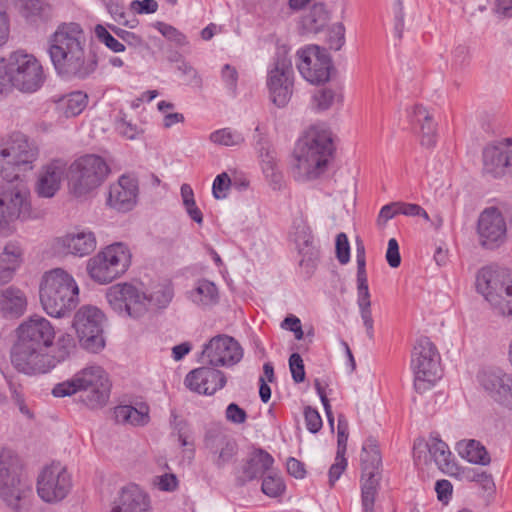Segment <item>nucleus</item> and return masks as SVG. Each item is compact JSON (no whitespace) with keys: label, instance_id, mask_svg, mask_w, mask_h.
I'll list each match as a JSON object with an SVG mask.
<instances>
[{"label":"nucleus","instance_id":"a19ab883","mask_svg":"<svg viewBox=\"0 0 512 512\" xmlns=\"http://www.w3.org/2000/svg\"><path fill=\"white\" fill-rule=\"evenodd\" d=\"M343 99L340 89L323 87L318 89L312 96L311 106L317 112H323L332 108L335 104L341 103Z\"/></svg>","mask_w":512,"mask_h":512},{"label":"nucleus","instance_id":"393cba45","mask_svg":"<svg viewBox=\"0 0 512 512\" xmlns=\"http://www.w3.org/2000/svg\"><path fill=\"white\" fill-rule=\"evenodd\" d=\"M137 196V180L131 176L122 175L117 183L110 186L107 205L119 212H128L136 205Z\"/></svg>","mask_w":512,"mask_h":512},{"label":"nucleus","instance_id":"2eb2a0df","mask_svg":"<svg viewBox=\"0 0 512 512\" xmlns=\"http://www.w3.org/2000/svg\"><path fill=\"white\" fill-rule=\"evenodd\" d=\"M106 298L113 310L137 318L145 313V293L131 283H118L109 287Z\"/></svg>","mask_w":512,"mask_h":512},{"label":"nucleus","instance_id":"ddd939ff","mask_svg":"<svg viewBox=\"0 0 512 512\" xmlns=\"http://www.w3.org/2000/svg\"><path fill=\"white\" fill-rule=\"evenodd\" d=\"M297 69L311 84L325 83L330 79L333 63L325 48L308 45L297 51Z\"/></svg>","mask_w":512,"mask_h":512},{"label":"nucleus","instance_id":"3c124183","mask_svg":"<svg viewBox=\"0 0 512 512\" xmlns=\"http://www.w3.org/2000/svg\"><path fill=\"white\" fill-rule=\"evenodd\" d=\"M21 12L28 21L34 22L44 15L45 8L41 0H23Z\"/></svg>","mask_w":512,"mask_h":512},{"label":"nucleus","instance_id":"2f4dec72","mask_svg":"<svg viewBox=\"0 0 512 512\" xmlns=\"http://www.w3.org/2000/svg\"><path fill=\"white\" fill-rule=\"evenodd\" d=\"M27 307L23 291L13 286L2 290L0 294V313L7 318L21 316Z\"/></svg>","mask_w":512,"mask_h":512},{"label":"nucleus","instance_id":"774afa93","mask_svg":"<svg viewBox=\"0 0 512 512\" xmlns=\"http://www.w3.org/2000/svg\"><path fill=\"white\" fill-rule=\"evenodd\" d=\"M399 202H392L384 205L378 215L377 225L380 227H384L386 223L394 218L396 215H399Z\"/></svg>","mask_w":512,"mask_h":512},{"label":"nucleus","instance_id":"69168bd1","mask_svg":"<svg viewBox=\"0 0 512 512\" xmlns=\"http://www.w3.org/2000/svg\"><path fill=\"white\" fill-rule=\"evenodd\" d=\"M221 78L226 87L232 92H236L238 82V72L235 67L225 64L221 70Z\"/></svg>","mask_w":512,"mask_h":512},{"label":"nucleus","instance_id":"5fc2aeb1","mask_svg":"<svg viewBox=\"0 0 512 512\" xmlns=\"http://www.w3.org/2000/svg\"><path fill=\"white\" fill-rule=\"evenodd\" d=\"M289 368L294 382L302 383L305 380L304 363L300 354L292 353L290 355Z\"/></svg>","mask_w":512,"mask_h":512},{"label":"nucleus","instance_id":"c03bdc74","mask_svg":"<svg viewBox=\"0 0 512 512\" xmlns=\"http://www.w3.org/2000/svg\"><path fill=\"white\" fill-rule=\"evenodd\" d=\"M174 296L173 288L170 285H158L154 290L147 295L145 293V312L148 309H164L171 302Z\"/></svg>","mask_w":512,"mask_h":512},{"label":"nucleus","instance_id":"0eeeda50","mask_svg":"<svg viewBox=\"0 0 512 512\" xmlns=\"http://www.w3.org/2000/svg\"><path fill=\"white\" fill-rule=\"evenodd\" d=\"M0 184V233H7L11 223L29 215L30 192L27 186L14 179Z\"/></svg>","mask_w":512,"mask_h":512},{"label":"nucleus","instance_id":"a878e982","mask_svg":"<svg viewBox=\"0 0 512 512\" xmlns=\"http://www.w3.org/2000/svg\"><path fill=\"white\" fill-rule=\"evenodd\" d=\"M67 172V161L62 158L52 159L43 165L38 173L36 192L40 197L52 198L60 189Z\"/></svg>","mask_w":512,"mask_h":512},{"label":"nucleus","instance_id":"1a4fd4ad","mask_svg":"<svg viewBox=\"0 0 512 512\" xmlns=\"http://www.w3.org/2000/svg\"><path fill=\"white\" fill-rule=\"evenodd\" d=\"M267 87L270 99L277 107L283 108L289 103L293 94L294 71L285 46L277 49L268 70Z\"/></svg>","mask_w":512,"mask_h":512},{"label":"nucleus","instance_id":"f3484780","mask_svg":"<svg viewBox=\"0 0 512 512\" xmlns=\"http://www.w3.org/2000/svg\"><path fill=\"white\" fill-rule=\"evenodd\" d=\"M243 357L240 344L227 335H217L202 350V362L212 367L233 366Z\"/></svg>","mask_w":512,"mask_h":512},{"label":"nucleus","instance_id":"b1692460","mask_svg":"<svg viewBox=\"0 0 512 512\" xmlns=\"http://www.w3.org/2000/svg\"><path fill=\"white\" fill-rule=\"evenodd\" d=\"M511 280L503 269L484 267L477 273L476 288L493 309Z\"/></svg>","mask_w":512,"mask_h":512},{"label":"nucleus","instance_id":"052dcab7","mask_svg":"<svg viewBox=\"0 0 512 512\" xmlns=\"http://www.w3.org/2000/svg\"><path fill=\"white\" fill-rule=\"evenodd\" d=\"M336 257L341 264H347L350 260V245L347 235L342 232L336 237Z\"/></svg>","mask_w":512,"mask_h":512},{"label":"nucleus","instance_id":"7ed1b4c3","mask_svg":"<svg viewBox=\"0 0 512 512\" xmlns=\"http://www.w3.org/2000/svg\"><path fill=\"white\" fill-rule=\"evenodd\" d=\"M55 338L51 322L40 315H32L17 328V340L11 348L12 366L27 374L31 365L44 350L50 348Z\"/></svg>","mask_w":512,"mask_h":512},{"label":"nucleus","instance_id":"0e129e2a","mask_svg":"<svg viewBox=\"0 0 512 512\" xmlns=\"http://www.w3.org/2000/svg\"><path fill=\"white\" fill-rule=\"evenodd\" d=\"M129 9L137 14H152L158 10V3L156 0H133Z\"/></svg>","mask_w":512,"mask_h":512},{"label":"nucleus","instance_id":"49530a36","mask_svg":"<svg viewBox=\"0 0 512 512\" xmlns=\"http://www.w3.org/2000/svg\"><path fill=\"white\" fill-rule=\"evenodd\" d=\"M209 140L217 145L231 147L242 144L244 137L240 132L230 128H222L212 132L209 136Z\"/></svg>","mask_w":512,"mask_h":512},{"label":"nucleus","instance_id":"58836bf2","mask_svg":"<svg viewBox=\"0 0 512 512\" xmlns=\"http://www.w3.org/2000/svg\"><path fill=\"white\" fill-rule=\"evenodd\" d=\"M361 471L366 473L380 472L382 463L380 450L375 439L365 441L361 451Z\"/></svg>","mask_w":512,"mask_h":512},{"label":"nucleus","instance_id":"37998d69","mask_svg":"<svg viewBox=\"0 0 512 512\" xmlns=\"http://www.w3.org/2000/svg\"><path fill=\"white\" fill-rule=\"evenodd\" d=\"M328 21V11L323 3H315L303 17V27L311 33H318Z\"/></svg>","mask_w":512,"mask_h":512},{"label":"nucleus","instance_id":"6ab92c4d","mask_svg":"<svg viewBox=\"0 0 512 512\" xmlns=\"http://www.w3.org/2000/svg\"><path fill=\"white\" fill-rule=\"evenodd\" d=\"M66 173L70 190L75 196L88 194L96 186V155L80 156L67 167Z\"/></svg>","mask_w":512,"mask_h":512},{"label":"nucleus","instance_id":"f03ea898","mask_svg":"<svg viewBox=\"0 0 512 512\" xmlns=\"http://www.w3.org/2000/svg\"><path fill=\"white\" fill-rule=\"evenodd\" d=\"M334 150L333 133L325 123L309 126L297 140L293 151L295 178L304 181L320 176Z\"/></svg>","mask_w":512,"mask_h":512},{"label":"nucleus","instance_id":"cd10ccee","mask_svg":"<svg viewBox=\"0 0 512 512\" xmlns=\"http://www.w3.org/2000/svg\"><path fill=\"white\" fill-rule=\"evenodd\" d=\"M110 512H151V501L138 485L128 484L121 489Z\"/></svg>","mask_w":512,"mask_h":512},{"label":"nucleus","instance_id":"dca6fc26","mask_svg":"<svg viewBox=\"0 0 512 512\" xmlns=\"http://www.w3.org/2000/svg\"><path fill=\"white\" fill-rule=\"evenodd\" d=\"M429 459L433 460L439 470L448 475H455L458 472V466L454 462L453 455L448 445L439 438L438 435L431 434L428 441L418 439L414 443L413 455L416 463L421 462L422 458L424 463Z\"/></svg>","mask_w":512,"mask_h":512},{"label":"nucleus","instance_id":"c85d7f7f","mask_svg":"<svg viewBox=\"0 0 512 512\" xmlns=\"http://www.w3.org/2000/svg\"><path fill=\"white\" fill-rule=\"evenodd\" d=\"M410 122L419 126L420 143L425 148H433L437 142V128L432 114L422 105H414L410 112Z\"/></svg>","mask_w":512,"mask_h":512},{"label":"nucleus","instance_id":"473e14b6","mask_svg":"<svg viewBox=\"0 0 512 512\" xmlns=\"http://www.w3.org/2000/svg\"><path fill=\"white\" fill-rule=\"evenodd\" d=\"M59 241L64 249H66L69 253L79 257L86 256L93 252L95 249V237L92 232L67 234Z\"/></svg>","mask_w":512,"mask_h":512},{"label":"nucleus","instance_id":"c756f323","mask_svg":"<svg viewBox=\"0 0 512 512\" xmlns=\"http://www.w3.org/2000/svg\"><path fill=\"white\" fill-rule=\"evenodd\" d=\"M23 262V248L17 241H9L0 253V285L10 282Z\"/></svg>","mask_w":512,"mask_h":512},{"label":"nucleus","instance_id":"de8ad7c7","mask_svg":"<svg viewBox=\"0 0 512 512\" xmlns=\"http://www.w3.org/2000/svg\"><path fill=\"white\" fill-rule=\"evenodd\" d=\"M493 310L498 315L512 319V280L507 283V287L500 295L498 304H495Z\"/></svg>","mask_w":512,"mask_h":512},{"label":"nucleus","instance_id":"a211bd4d","mask_svg":"<svg viewBox=\"0 0 512 512\" xmlns=\"http://www.w3.org/2000/svg\"><path fill=\"white\" fill-rule=\"evenodd\" d=\"M507 225L501 211L496 207L484 209L477 221L479 243L487 249H494L504 243Z\"/></svg>","mask_w":512,"mask_h":512},{"label":"nucleus","instance_id":"39448f33","mask_svg":"<svg viewBox=\"0 0 512 512\" xmlns=\"http://www.w3.org/2000/svg\"><path fill=\"white\" fill-rule=\"evenodd\" d=\"M32 494L20 457L10 449L0 451V498L13 511H20Z\"/></svg>","mask_w":512,"mask_h":512},{"label":"nucleus","instance_id":"c9c22d12","mask_svg":"<svg viewBox=\"0 0 512 512\" xmlns=\"http://www.w3.org/2000/svg\"><path fill=\"white\" fill-rule=\"evenodd\" d=\"M273 457L262 449L256 450L244 467L243 473L248 480L262 477L273 465Z\"/></svg>","mask_w":512,"mask_h":512},{"label":"nucleus","instance_id":"4468645a","mask_svg":"<svg viewBox=\"0 0 512 512\" xmlns=\"http://www.w3.org/2000/svg\"><path fill=\"white\" fill-rule=\"evenodd\" d=\"M131 264V253L123 243H114L98 253V284H107L123 275Z\"/></svg>","mask_w":512,"mask_h":512},{"label":"nucleus","instance_id":"20e7f679","mask_svg":"<svg viewBox=\"0 0 512 512\" xmlns=\"http://www.w3.org/2000/svg\"><path fill=\"white\" fill-rule=\"evenodd\" d=\"M40 302L51 317L69 315L79 303V287L71 274L62 268H55L42 277Z\"/></svg>","mask_w":512,"mask_h":512},{"label":"nucleus","instance_id":"5701e85b","mask_svg":"<svg viewBox=\"0 0 512 512\" xmlns=\"http://www.w3.org/2000/svg\"><path fill=\"white\" fill-rule=\"evenodd\" d=\"M226 381V376L222 371L212 366H202L190 371L186 375L184 383L195 393L213 395L225 386Z\"/></svg>","mask_w":512,"mask_h":512},{"label":"nucleus","instance_id":"338daca9","mask_svg":"<svg viewBox=\"0 0 512 512\" xmlns=\"http://www.w3.org/2000/svg\"><path fill=\"white\" fill-rule=\"evenodd\" d=\"M178 70L182 73L183 76H185L186 84L199 88L202 86L201 77L199 76L197 70L190 64L183 62L178 66Z\"/></svg>","mask_w":512,"mask_h":512},{"label":"nucleus","instance_id":"f257e3e1","mask_svg":"<svg viewBox=\"0 0 512 512\" xmlns=\"http://www.w3.org/2000/svg\"><path fill=\"white\" fill-rule=\"evenodd\" d=\"M87 37L80 24L64 22L48 39V54L57 74L65 79H84L93 71L86 56Z\"/></svg>","mask_w":512,"mask_h":512},{"label":"nucleus","instance_id":"aec40b11","mask_svg":"<svg viewBox=\"0 0 512 512\" xmlns=\"http://www.w3.org/2000/svg\"><path fill=\"white\" fill-rule=\"evenodd\" d=\"M483 171L494 178L512 175V140L492 142L482 151Z\"/></svg>","mask_w":512,"mask_h":512},{"label":"nucleus","instance_id":"9b49d317","mask_svg":"<svg viewBox=\"0 0 512 512\" xmlns=\"http://www.w3.org/2000/svg\"><path fill=\"white\" fill-rule=\"evenodd\" d=\"M52 395L57 398L75 396L74 400L82 407L96 409V367L87 366L72 378L56 384L52 389Z\"/></svg>","mask_w":512,"mask_h":512},{"label":"nucleus","instance_id":"4c0bfd02","mask_svg":"<svg viewBox=\"0 0 512 512\" xmlns=\"http://www.w3.org/2000/svg\"><path fill=\"white\" fill-rule=\"evenodd\" d=\"M189 298L197 305L210 306L218 301V289L213 282L202 279L197 281L195 288L189 292Z\"/></svg>","mask_w":512,"mask_h":512},{"label":"nucleus","instance_id":"13d9d810","mask_svg":"<svg viewBox=\"0 0 512 512\" xmlns=\"http://www.w3.org/2000/svg\"><path fill=\"white\" fill-rule=\"evenodd\" d=\"M98 41H101L111 51L118 53L125 50L124 44L113 37L102 25L98 24Z\"/></svg>","mask_w":512,"mask_h":512},{"label":"nucleus","instance_id":"6e6d98bb","mask_svg":"<svg viewBox=\"0 0 512 512\" xmlns=\"http://www.w3.org/2000/svg\"><path fill=\"white\" fill-rule=\"evenodd\" d=\"M8 385H9V390L11 392V397H12L14 403L18 406L20 412L23 415H25L29 418H32L33 415L31 413V411L29 410V408L27 407V405L25 404V397H24L21 386L16 385L12 381H9Z\"/></svg>","mask_w":512,"mask_h":512},{"label":"nucleus","instance_id":"a18cd8bd","mask_svg":"<svg viewBox=\"0 0 512 512\" xmlns=\"http://www.w3.org/2000/svg\"><path fill=\"white\" fill-rule=\"evenodd\" d=\"M312 239L313 237L309 227H307L305 224H299L296 227L294 242L298 252L303 256H308L309 260H311L315 255L314 247L312 246Z\"/></svg>","mask_w":512,"mask_h":512},{"label":"nucleus","instance_id":"09e8293b","mask_svg":"<svg viewBox=\"0 0 512 512\" xmlns=\"http://www.w3.org/2000/svg\"><path fill=\"white\" fill-rule=\"evenodd\" d=\"M327 43L332 50L338 51L342 48L345 43V27L342 23H335L330 27Z\"/></svg>","mask_w":512,"mask_h":512},{"label":"nucleus","instance_id":"4d7b16f0","mask_svg":"<svg viewBox=\"0 0 512 512\" xmlns=\"http://www.w3.org/2000/svg\"><path fill=\"white\" fill-rule=\"evenodd\" d=\"M231 180L227 173H221L216 176L212 186V193L216 199H224L230 188Z\"/></svg>","mask_w":512,"mask_h":512},{"label":"nucleus","instance_id":"9d476101","mask_svg":"<svg viewBox=\"0 0 512 512\" xmlns=\"http://www.w3.org/2000/svg\"><path fill=\"white\" fill-rule=\"evenodd\" d=\"M37 158V149L21 134H13L0 148V175L3 179H18V172L31 169Z\"/></svg>","mask_w":512,"mask_h":512},{"label":"nucleus","instance_id":"7c9ffc66","mask_svg":"<svg viewBox=\"0 0 512 512\" xmlns=\"http://www.w3.org/2000/svg\"><path fill=\"white\" fill-rule=\"evenodd\" d=\"M205 445L213 456V463L218 468L229 463L238 450L236 441L226 435L209 437L206 439Z\"/></svg>","mask_w":512,"mask_h":512},{"label":"nucleus","instance_id":"f704fd0d","mask_svg":"<svg viewBox=\"0 0 512 512\" xmlns=\"http://www.w3.org/2000/svg\"><path fill=\"white\" fill-rule=\"evenodd\" d=\"M380 472L361 471V505L363 512H376L375 499L380 487Z\"/></svg>","mask_w":512,"mask_h":512},{"label":"nucleus","instance_id":"e2e57ef3","mask_svg":"<svg viewBox=\"0 0 512 512\" xmlns=\"http://www.w3.org/2000/svg\"><path fill=\"white\" fill-rule=\"evenodd\" d=\"M337 452L345 454L348 440V423L343 415L338 418Z\"/></svg>","mask_w":512,"mask_h":512},{"label":"nucleus","instance_id":"8fccbe9b","mask_svg":"<svg viewBox=\"0 0 512 512\" xmlns=\"http://www.w3.org/2000/svg\"><path fill=\"white\" fill-rule=\"evenodd\" d=\"M261 488L267 496L277 497L284 491L285 485L281 477L268 475L264 477Z\"/></svg>","mask_w":512,"mask_h":512},{"label":"nucleus","instance_id":"ea45409f","mask_svg":"<svg viewBox=\"0 0 512 512\" xmlns=\"http://www.w3.org/2000/svg\"><path fill=\"white\" fill-rule=\"evenodd\" d=\"M457 449L461 457L471 463L480 465H487L490 463V456L486 448L476 440L460 442L458 443Z\"/></svg>","mask_w":512,"mask_h":512},{"label":"nucleus","instance_id":"f8f14e48","mask_svg":"<svg viewBox=\"0 0 512 512\" xmlns=\"http://www.w3.org/2000/svg\"><path fill=\"white\" fill-rule=\"evenodd\" d=\"M72 486V477L66 467L61 463H52L40 471L36 490L44 502L54 504L65 499Z\"/></svg>","mask_w":512,"mask_h":512},{"label":"nucleus","instance_id":"6e6552de","mask_svg":"<svg viewBox=\"0 0 512 512\" xmlns=\"http://www.w3.org/2000/svg\"><path fill=\"white\" fill-rule=\"evenodd\" d=\"M411 366L414 371V387L423 393L440 378V356L435 345L427 337L417 341L412 354Z\"/></svg>","mask_w":512,"mask_h":512},{"label":"nucleus","instance_id":"bf43d9fd","mask_svg":"<svg viewBox=\"0 0 512 512\" xmlns=\"http://www.w3.org/2000/svg\"><path fill=\"white\" fill-rule=\"evenodd\" d=\"M304 418L306 428L311 433H317L322 428V418L319 412L311 406H306L304 409Z\"/></svg>","mask_w":512,"mask_h":512},{"label":"nucleus","instance_id":"bb28decb","mask_svg":"<svg viewBox=\"0 0 512 512\" xmlns=\"http://www.w3.org/2000/svg\"><path fill=\"white\" fill-rule=\"evenodd\" d=\"M73 328L82 348L94 352L96 347V307L83 305L74 315Z\"/></svg>","mask_w":512,"mask_h":512},{"label":"nucleus","instance_id":"864d4df0","mask_svg":"<svg viewBox=\"0 0 512 512\" xmlns=\"http://www.w3.org/2000/svg\"><path fill=\"white\" fill-rule=\"evenodd\" d=\"M108 374L98 367V405L106 404L111 390Z\"/></svg>","mask_w":512,"mask_h":512},{"label":"nucleus","instance_id":"412c9836","mask_svg":"<svg viewBox=\"0 0 512 512\" xmlns=\"http://www.w3.org/2000/svg\"><path fill=\"white\" fill-rule=\"evenodd\" d=\"M480 386L499 404L512 408V375L500 369H484L479 372Z\"/></svg>","mask_w":512,"mask_h":512},{"label":"nucleus","instance_id":"79ce46f5","mask_svg":"<svg viewBox=\"0 0 512 512\" xmlns=\"http://www.w3.org/2000/svg\"><path fill=\"white\" fill-rule=\"evenodd\" d=\"M359 307L361 319L366 329L367 337L372 340L374 338V321L372 318L371 301L368 286H357Z\"/></svg>","mask_w":512,"mask_h":512},{"label":"nucleus","instance_id":"680f3d73","mask_svg":"<svg viewBox=\"0 0 512 512\" xmlns=\"http://www.w3.org/2000/svg\"><path fill=\"white\" fill-rule=\"evenodd\" d=\"M347 467L345 454L336 453L335 462L329 469V484L333 486Z\"/></svg>","mask_w":512,"mask_h":512},{"label":"nucleus","instance_id":"603ef678","mask_svg":"<svg viewBox=\"0 0 512 512\" xmlns=\"http://www.w3.org/2000/svg\"><path fill=\"white\" fill-rule=\"evenodd\" d=\"M157 30L168 40L175 42L179 46L187 44L186 36L175 27L164 22H156Z\"/></svg>","mask_w":512,"mask_h":512},{"label":"nucleus","instance_id":"423d86ee","mask_svg":"<svg viewBox=\"0 0 512 512\" xmlns=\"http://www.w3.org/2000/svg\"><path fill=\"white\" fill-rule=\"evenodd\" d=\"M9 84L22 92L32 93L40 89L45 81L41 63L32 54L22 50L12 52L5 58Z\"/></svg>","mask_w":512,"mask_h":512},{"label":"nucleus","instance_id":"e433bc0d","mask_svg":"<svg viewBox=\"0 0 512 512\" xmlns=\"http://www.w3.org/2000/svg\"><path fill=\"white\" fill-rule=\"evenodd\" d=\"M87 95L81 91H75L60 97L56 101V107L60 114L66 118L79 115L87 106Z\"/></svg>","mask_w":512,"mask_h":512},{"label":"nucleus","instance_id":"72a5a7b5","mask_svg":"<svg viewBox=\"0 0 512 512\" xmlns=\"http://www.w3.org/2000/svg\"><path fill=\"white\" fill-rule=\"evenodd\" d=\"M114 417L117 423L142 427L149 423V407L142 403L139 408L131 405H119L114 409Z\"/></svg>","mask_w":512,"mask_h":512},{"label":"nucleus","instance_id":"4be33fe9","mask_svg":"<svg viewBox=\"0 0 512 512\" xmlns=\"http://www.w3.org/2000/svg\"><path fill=\"white\" fill-rule=\"evenodd\" d=\"M75 347V341L71 335L66 334L59 337L52 352L48 353L47 350H44L31 365V369L26 375L36 376L49 373L59 364L67 361Z\"/></svg>","mask_w":512,"mask_h":512}]
</instances>
